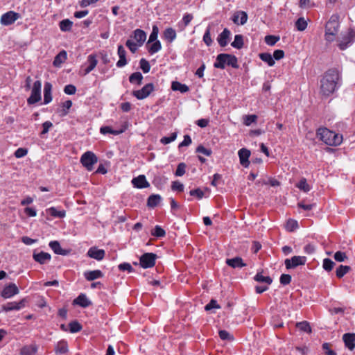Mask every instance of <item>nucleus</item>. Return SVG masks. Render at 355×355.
Wrapping results in <instances>:
<instances>
[{
    "label": "nucleus",
    "instance_id": "nucleus-46",
    "mask_svg": "<svg viewBox=\"0 0 355 355\" xmlns=\"http://www.w3.org/2000/svg\"><path fill=\"white\" fill-rule=\"evenodd\" d=\"M256 114L245 115L243 116V123L246 126H250L252 123H255L257 120Z\"/></svg>",
    "mask_w": 355,
    "mask_h": 355
},
{
    "label": "nucleus",
    "instance_id": "nucleus-3",
    "mask_svg": "<svg viewBox=\"0 0 355 355\" xmlns=\"http://www.w3.org/2000/svg\"><path fill=\"white\" fill-rule=\"evenodd\" d=\"M340 28L339 16L333 15L325 26L324 39L327 42L335 41Z\"/></svg>",
    "mask_w": 355,
    "mask_h": 355
},
{
    "label": "nucleus",
    "instance_id": "nucleus-30",
    "mask_svg": "<svg viewBox=\"0 0 355 355\" xmlns=\"http://www.w3.org/2000/svg\"><path fill=\"white\" fill-rule=\"evenodd\" d=\"M37 351L36 345H25L20 349V355H35Z\"/></svg>",
    "mask_w": 355,
    "mask_h": 355
},
{
    "label": "nucleus",
    "instance_id": "nucleus-4",
    "mask_svg": "<svg viewBox=\"0 0 355 355\" xmlns=\"http://www.w3.org/2000/svg\"><path fill=\"white\" fill-rule=\"evenodd\" d=\"M226 65L231 66L234 69H238L239 66L238 64L237 58L234 55L228 53L218 54L214 64V67L217 69H224Z\"/></svg>",
    "mask_w": 355,
    "mask_h": 355
},
{
    "label": "nucleus",
    "instance_id": "nucleus-37",
    "mask_svg": "<svg viewBox=\"0 0 355 355\" xmlns=\"http://www.w3.org/2000/svg\"><path fill=\"white\" fill-rule=\"evenodd\" d=\"M232 47L237 49H241L244 45L243 37L242 35H236L234 40L231 43Z\"/></svg>",
    "mask_w": 355,
    "mask_h": 355
},
{
    "label": "nucleus",
    "instance_id": "nucleus-32",
    "mask_svg": "<svg viewBox=\"0 0 355 355\" xmlns=\"http://www.w3.org/2000/svg\"><path fill=\"white\" fill-rule=\"evenodd\" d=\"M176 32L173 28H167L164 32V37L169 43L176 38Z\"/></svg>",
    "mask_w": 355,
    "mask_h": 355
},
{
    "label": "nucleus",
    "instance_id": "nucleus-60",
    "mask_svg": "<svg viewBox=\"0 0 355 355\" xmlns=\"http://www.w3.org/2000/svg\"><path fill=\"white\" fill-rule=\"evenodd\" d=\"M334 259L338 262H342L347 259V257L345 252L338 251L334 254Z\"/></svg>",
    "mask_w": 355,
    "mask_h": 355
},
{
    "label": "nucleus",
    "instance_id": "nucleus-10",
    "mask_svg": "<svg viewBox=\"0 0 355 355\" xmlns=\"http://www.w3.org/2000/svg\"><path fill=\"white\" fill-rule=\"evenodd\" d=\"M306 257L304 256H294L291 259H286L284 261L287 269L295 268L306 263Z\"/></svg>",
    "mask_w": 355,
    "mask_h": 355
},
{
    "label": "nucleus",
    "instance_id": "nucleus-40",
    "mask_svg": "<svg viewBox=\"0 0 355 355\" xmlns=\"http://www.w3.org/2000/svg\"><path fill=\"white\" fill-rule=\"evenodd\" d=\"M351 268L348 266L340 265L336 269V275L337 277L342 278L345 275H346L349 270Z\"/></svg>",
    "mask_w": 355,
    "mask_h": 355
},
{
    "label": "nucleus",
    "instance_id": "nucleus-39",
    "mask_svg": "<svg viewBox=\"0 0 355 355\" xmlns=\"http://www.w3.org/2000/svg\"><path fill=\"white\" fill-rule=\"evenodd\" d=\"M296 327L303 332L311 333V327L307 321L297 322Z\"/></svg>",
    "mask_w": 355,
    "mask_h": 355
},
{
    "label": "nucleus",
    "instance_id": "nucleus-14",
    "mask_svg": "<svg viewBox=\"0 0 355 355\" xmlns=\"http://www.w3.org/2000/svg\"><path fill=\"white\" fill-rule=\"evenodd\" d=\"M18 293L19 289L17 286L15 284H10L3 288L1 293V296L6 299L10 298L18 294Z\"/></svg>",
    "mask_w": 355,
    "mask_h": 355
},
{
    "label": "nucleus",
    "instance_id": "nucleus-58",
    "mask_svg": "<svg viewBox=\"0 0 355 355\" xmlns=\"http://www.w3.org/2000/svg\"><path fill=\"white\" fill-rule=\"evenodd\" d=\"M219 336L220 339L223 340H233V336L230 335V334L226 330H220L218 332Z\"/></svg>",
    "mask_w": 355,
    "mask_h": 355
},
{
    "label": "nucleus",
    "instance_id": "nucleus-7",
    "mask_svg": "<svg viewBox=\"0 0 355 355\" xmlns=\"http://www.w3.org/2000/svg\"><path fill=\"white\" fill-rule=\"evenodd\" d=\"M41 87L42 83L40 80L34 83L31 96L27 99L28 104H35L41 100Z\"/></svg>",
    "mask_w": 355,
    "mask_h": 355
},
{
    "label": "nucleus",
    "instance_id": "nucleus-25",
    "mask_svg": "<svg viewBox=\"0 0 355 355\" xmlns=\"http://www.w3.org/2000/svg\"><path fill=\"white\" fill-rule=\"evenodd\" d=\"M225 262L229 266L233 268H243L246 266V264L243 263V259L239 257H236L232 259H226Z\"/></svg>",
    "mask_w": 355,
    "mask_h": 355
},
{
    "label": "nucleus",
    "instance_id": "nucleus-8",
    "mask_svg": "<svg viewBox=\"0 0 355 355\" xmlns=\"http://www.w3.org/2000/svg\"><path fill=\"white\" fill-rule=\"evenodd\" d=\"M157 255L152 252H146L140 257L139 264L143 268H153L155 265Z\"/></svg>",
    "mask_w": 355,
    "mask_h": 355
},
{
    "label": "nucleus",
    "instance_id": "nucleus-23",
    "mask_svg": "<svg viewBox=\"0 0 355 355\" xmlns=\"http://www.w3.org/2000/svg\"><path fill=\"white\" fill-rule=\"evenodd\" d=\"M118 55L119 57V61L116 62L118 67H123L127 64L126 51L122 45L118 46Z\"/></svg>",
    "mask_w": 355,
    "mask_h": 355
},
{
    "label": "nucleus",
    "instance_id": "nucleus-35",
    "mask_svg": "<svg viewBox=\"0 0 355 355\" xmlns=\"http://www.w3.org/2000/svg\"><path fill=\"white\" fill-rule=\"evenodd\" d=\"M161 201V196L158 194L150 195L147 200V205L150 207H156Z\"/></svg>",
    "mask_w": 355,
    "mask_h": 355
},
{
    "label": "nucleus",
    "instance_id": "nucleus-31",
    "mask_svg": "<svg viewBox=\"0 0 355 355\" xmlns=\"http://www.w3.org/2000/svg\"><path fill=\"white\" fill-rule=\"evenodd\" d=\"M67 55L65 51H60L54 58L53 65L55 67H59L61 64L67 60Z\"/></svg>",
    "mask_w": 355,
    "mask_h": 355
},
{
    "label": "nucleus",
    "instance_id": "nucleus-52",
    "mask_svg": "<svg viewBox=\"0 0 355 355\" xmlns=\"http://www.w3.org/2000/svg\"><path fill=\"white\" fill-rule=\"evenodd\" d=\"M158 33H159L158 27L155 25L153 26L152 32L149 36L148 44L152 43V42L157 40V39Z\"/></svg>",
    "mask_w": 355,
    "mask_h": 355
},
{
    "label": "nucleus",
    "instance_id": "nucleus-9",
    "mask_svg": "<svg viewBox=\"0 0 355 355\" xmlns=\"http://www.w3.org/2000/svg\"><path fill=\"white\" fill-rule=\"evenodd\" d=\"M153 90V84L148 83L144 85L141 89L133 91L132 95L137 99L142 100L148 97Z\"/></svg>",
    "mask_w": 355,
    "mask_h": 355
},
{
    "label": "nucleus",
    "instance_id": "nucleus-12",
    "mask_svg": "<svg viewBox=\"0 0 355 355\" xmlns=\"http://www.w3.org/2000/svg\"><path fill=\"white\" fill-rule=\"evenodd\" d=\"M26 302V300L25 298L22 299L19 302H8L6 304H3L2 306V309L6 311H10L13 310H19L21 308L25 306V303Z\"/></svg>",
    "mask_w": 355,
    "mask_h": 355
},
{
    "label": "nucleus",
    "instance_id": "nucleus-36",
    "mask_svg": "<svg viewBox=\"0 0 355 355\" xmlns=\"http://www.w3.org/2000/svg\"><path fill=\"white\" fill-rule=\"evenodd\" d=\"M73 22L69 19H63L60 21L59 27L63 32L70 31L72 28Z\"/></svg>",
    "mask_w": 355,
    "mask_h": 355
},
{
    "label": "nucleus",
    "instance_id": "nucleus-55",
    "mask_svg": "<svg viewBox=\"0 0 355 355\" xmlns=\"http://www.w3.org/2000/svg\"><path fill=\"white\" fill-rule=\"evenodd\" d=\"M176 137H177V133L173 132V133H171L170 137H162L160 140V142L164 145H166V144H168L171 142L173 141L174 140H175Z\"/></svg>",
    "mask_w": 355,
    "mask_h": 355
},
{
    "label": "nucleus",
    "instance_id": "nucleus-48",
    "mask_svg": "<svg viewBox=\"0 0 355 355\" xmlns=\"http://www.w3.org/2000/svg\"><path fill=\"white\" fill-rule=\"evenodd\" d=\"M72 106V101L70 100L66 101L62 105V110H60V116H65L68 114L69 110Z\"/></svg>",
    "mask_w": 355,
    "mask_h": 355
},
{
    "label": "nucleus",
    "instance_id": "nucleus-44",
    "mask_svg": "<svg viewBox=\"0 0 355 355\" xmlns=\"http://www.w3.org/2000/svg\"><path fill=\"white\" fill-rule=\"evenodd\" d=\"M295 27L297 31H304L307 27V21L304 19V17H300L296 21H295Z\"/></svg>",
    "mask_w": 355,
    "mask_h": 355
},
{
    "label": "nucleus",
    "instance_id": "nucleus-20",
    "mask_svg": "<svg viewBox=\"0 0 355 355\" xmlns=\"http://www.w3.org/2000/svg\"><path fill=\"white\" fill-rule=\"evenodd\" d=\"M88 66L85 69L83 75H87L90 73L98 64L96 56L94 54H91L87 57Z\"/></svg>",
    "mask_w": 355,
    "mask_h": 355
},
{
    "label": "nucleus",
    "instance_id": "nucleus-24",
    "mask_svg": "<svg viewBox=\"0 0 355 355\" xmlns=\"http://www.w3.org/2000/svg\"><path fill=\"white\" fill-rule=\"evenodd\" d=\"M103 274L100 270H89L84 272V277L87 281H94L103 277Z\"/></svg>",
    "mask_w": 355,
    "mask_h": 355
},
{
    "label": "nucleus",
    "instance_id": "nucleus-6",
    "mask_svg": "<svg viewBox=\"0 0 355 355\" xmlns=\"http://www.w3.org/2000/svg\"><path fill=\"white\" fill-rule=\"evenodd\" d=\"M98 162V157L92 151L85 152L80 157V163L88 171H92L94 165Z\"/></svg>",
    "mask_w": 355,
    "mask_h": 355
},
{
    "label": "nucleus",
    "instance_id": "nucleus-17",
    "mask_svg": "<svg viewBox=\"0 0 355 355\" xmlns=\"http://www.w3.org/2000/svg\"><path fill=\"white\" fill-rule=\"evenodd\" d=\"M250 156V151L246 148H241L239 150V157L241 164L244 167H248L250 164L248 160Z\"/></svg>",
    "mask_w": 355,
    "mask_h": 355
},
{
    "label": "nucleus",
    "instance_id": "nucleus-38",
    "mask_svg": "<svg viewBox=\"0 0 355 355\" xmlns=\"http://www.w3.org/2000/svg\"><path fill=\"white\" fill-rule=\"evenodd\" d=\"M259 56L262 61L266 62L270 67H272L275 63L273 57L269 53H261Z\"/></svg>",
    "mask_w": 355,
    "mask_h": 355
},
{
    "label": "nucleus",
    "instance_id": "nucleus-11",
    "mask_svg": "<svg viewBox=\"0 0 355 355\" xmlns=\"http://www.w3.org/2000/svg\"><path fill=\"white\" fill-rule=\"evenodd\" d=\"M19 17V13L14 11H9L2 15L0 21L1 24L8 26L13 24Z\"/></svg>",
    "mask_w": 355,
    "mask_h": 355
},
{
    "label": "nucleus",
    "instance_id": "nucleus-59",
    "mask_svg": "<svg viewBox=\"0 0 355 355\" xmlns=\"http://www.w3.org/2000/svg\"><path fill=\"white\" fill-rule=\"evenodd\" d=\"M196 153H202L206 156H210L212 153V151L211 149L206 148L203 146L200 145L196 148Z\"/></svg>",
    "mask_w": 355,
    "mask_h": 355
},
{
    "label": "nucleus",
    "instance_id": "nucleus-54",
    "mask_svg": "<svg viewBox=\"0 0 355 355\" xmlns=\"http://www.w3.org/2000/svg\"><path fill=\"white\" fill-rule=\"evenodd\" d=\"M140 68L142 69L144 73L149 72L150 69V65L148 60L144 58H141L139 62Z\"/></svg>",
    "mask_w": 355,
    "mask_h": 355
},
{
    "label": "nucleus",
    "instance_id": "nucleus-50",
    "mask_svg": "<svg viewBox=\"0 0 355 355\" xmlns=\"http://www.w3.org/2000/svg\"><path fill=\"white\" fill-rule=\"evenodd\" d=\"M151 234L154 236L161 238L165 236L166 232L160 226L156 225L155 229L152 231Z\"/></svg>",
    "mask_w": 355,
    "mask_h": 355
},
{
    "label": "nucleus",
    "instance_id": "nucleus-28",
    "mask_svg": "<svg viewBox=\"0 0 355 355\" xmlns=\"http://www.w3.org/2000/svg\"><path fill=\"white\" fill-rule=\"evenodd\" d=\"M55 352L57 354H64L68 352V344L64 340H62L56 344L55 346Z\"/></svg>",
    "mask_w": 355,
    "mask_h": 355
},
{
    "label": "nucleus",
    "instance_id": "nucleus-63",
    "mask_svg": "<svg viewBox=\"0 0 355 355\" xmlns=\"http://www.w3.org/2000/svg\"><path fill=\"white\" fill-rule=\"evenodd\" d=\"M27 153H28V150L26 148H19L15 152V156L17 158H21V157L26 156L27 155Z\"/></svg>",
    "mask_w": 355,
    "mask_h": 355
},
{
    "label": "nucleus",
    "instance_id": "nucleus-26",
    "mask_svg": "<svg viewBox=\"0 0 355 355\" xmlns=\"http://www.w3.org/2000/svg\"><path fill=\"white\" fill-rule=\"evenodd\" d=\"M49 247L57 254L67 255L69 253L68 250L61 248L60 243L57 241H51L49 243Z\"/></svg>",
    "mask_w": 355,
    "mask_h": 355
},
{
    "label": "nucleus",
    "instance_id": "nucleus-19",
    "mask_svg": "<svg viewBox=\"0 0 355 355\" xmlns=\"http://www.w3.org/2000/svg\"><path fill=\"white\" fill-rule=\"evenodd\" d=\"M33 258L40 264H45L51 260V256L50 254L44 252H40L39 253L34 252Z\"/></svg>",
    "mask_w": 355,
    "mask_h": 355
},
{
    "label": "nucleus",
    "instance_id": "nucleus-33",
    "mask_svg": "<svg viewBox=\"0 0 355 355\" xmlns=\"http://www.w3.org/2000/svg\"><path fill=\"white\" fill-rule=\"evenodd\" d=\"M171 89L173 91H180L181 93H185L189 90V88L187 85L182 84L178 81H174L172 83Z\"/></svg>",
    "mask_w": 355,
    "mask_h": 355
},
{
    "label": "nucleus",
    "instance_id": "nucleus-21",
    "mask_svg": "<svg viewBox=\"0 0 355 355\" xmlns=\"http://www.w3.org/2000/svg\"><path fill=\"white\" fill-rule=\"evenodd\" d=\"M134 187L139 189L147 188L149 187V183L147 182L146 177L144 175H140L135 178L132 180Z\"/></svg>",
    "mask_w": 355,
    "mask_h": 355
},
{
    "label": "nucleus",
    "instance_id": "nucleus-42",
    "mask_svg": "<svg viewBox=\"0 0 355 355\" xmlns=\"http://www.w3.org/2000/svg\"><path fill=\"white\" fill-rule=\"evenodd\" d=\"M142 80L143 76L140 72H135L129 77V81L131 83H137L138 85H141Z\"/></svg>",
    "mask_w": 355,
    "mask_h": 355
},
{
    "label": "nucleus",
    "instance_id": "nucleus-49",
    "mask_svg": "<svg viewBox=\"0 0 355 355\" xmlns=\"http://www.w3.org/2000/svg\"><path fill=\"white\" fill-rule=\"evenodd\" d=\"M203 42L206 44L207 46L211 45L213 40L211 37V29L210 27H207L205 33L203 35Z\"/></svg>",
    "mask_w": 355,
    "mask_h": 355
},
{
    "label": "nucleus",
    "instance_id": "nucleus-16",
    "mask_svg": "<svg viewBox=\"0 0 355 355\" xmlns=\"http://www.w3.org/2000/svg\"><path fill=\"white\" fill-rule=\"evenodd\" d=\"M343 340L345 345L349 350L352 351L355 348V334L346 333L343 336Z\"/></svg>",
    "mask_w": 355,
    "mask_h": 355
},
{
    "label": "nucleus",
    "instance_id": "nucleus-47",
    "mask_svg": "<svg viewBox=\"0 0 355 355\" xmlns=\"http://www.w3.org/2000/svg\"><path fill=\"white\" fill-rule=\"evenodd\" d=\"M69 331L71 333H77L82 329V325L76 320L72 321L69 324Z\"/></svg>",
    "mask_w": 355,
    "mask_h": 355
},
{
    "label": "nucleus",
    "instance_id": "nucleus-64",
    "mask_svg": "<svg viewBox=\"0 0 355 355\" xmlns=\"http://www.w3.org/2000/svg\"><path fill=\"white\" fill-rule=\"evenodd\" d=\"M322 349L324 350L326 355H336V353L330 349V344L328 343L322 344Z\"/></svg>",
    "mask_w": 355,
    "mask_h": 355
},
{
    "label": "nucleus",
    "instance_id": "nucleus-13",
    "mask_svg": "<svg viewBox=\"0 0 355 355\" xmlns=\"http://www.w3.org/2000/svg\"><path fill=\"white\" fill-rule=\"evenodd\" d=\"M87 254L90 258L101 261L103 259L105 252L103 249H98L96 247H92L88 250Z\"/></svg>",
    "mask_w": 355,
    "mask_h": 355
},
{
    "label": "nucleus",
    "instance_id": "nucleus-22",
    "mask_svg": "<svg viewBox=\"0 0 355 355\" xmlns=\"http://www.w3.org/2000/svg\"><path fill=\"white\" fill-rule=\"evenodd\" d=\"M232 20L234 24L243 25L248 20V15L244 11H238L234 14Z\"/></svg>",
    "mask_w": 355,
    "mask_h": 355
},
{
    "label": "nucleus",
    "instance_id": "nucleus-53",
    "mask_svg": "<svg viewBox=\"0 0 355 355\" xmlns=\"http://www.w3.org/2000/svg\"><path fill=\"white\" fill-rule=\"evenodd\" d=\"M335 265V263L330 259L329 258H326L323 260V264H322V266H323V268L326 270V271H331L334 266Z\"/></svg>",
    "mask_w": 355,
    "mask_h": 355
},
{
    "label": "nucleus",
    "instance_id": "nucleus-43",
    "mask_svg": "<svg viewBox=\"0 0 355 355\" xmlns=\"http://www.w3.org/2000/svg\"><path fill=\"white\" fill-rule=\"evenodd\" d=\"M297 187L304 192H309L311 190V187L307 183L306 180L304 178L300 180L297 184Z\"/></svg>",
    "mask_w": 355,
    "mask_h": 355
},
{
    "label": "nucleus",
    "instance_id": "nucleus-34",
    "mask_svg": "<svg viewBox=\"0 0 355 355\" xmlns=\"http://www.w3.org/2000/svg\"><path fill=\"white\" fill-rule=\"evenodd\" d=\"M46 212L51 216L55 218H62L66 216V211L64 210H57L55 207H52L46 209Z\"/></svg>",
    "mask_w": 355,
    "mask_h": 355
},
{
    "label": "nucleus",
    "instance_id": "nucleus-2",
    "mask_svg": "<svg viewBox=\"0 0 355 355\" xmlns=\"http://www.w3.org/2000/svg\"><path fill=\"white\" fill-rule=\"evenodd\" d=\"M317 137L325 144L331 146H339L343 141V136L326 128H320L317 130Z\"/></svg>",
    "mask_w": 355,
    "mask_h": 355
},
{
    "label": "nucleus",
    "instance_id": "nucleus-15",
    "mask_svg": "<svg viewBox=\"0 0 355 355\" xmlns=\"http://www.w3.org/2000/svg\"><path fill=\"white\" fill-rule=\"evenodd\" d=\"M231 36L230 31L225 28L221 33H220L217 37V42L220 46L225 47L227 45Z\"/></svg>",
    "mask_w": 355,
    "mask_h": 355
},
{
    "label": "nucleus",
    "instance_id": "nucleus-45",
    "mask_svg": "<svg viewBox=\"0 0 355 355\" xmlns=\"http://www.w3.org/2000/svg\"><path fill=\"white\" fill-rule=\"evenodd\" d=\"M254 280L259 282H264L270 284L272 279L269 276H263L261 273H257L254 277Z\"/></svg>",
    "mask_w": 355,
    "mask_h": 355
},
{
    "label": "nucleus",
    "instance_id": "nucleus-41",
    "mask_svg": "<svg viewBox=\"0 0 355 355\" xmlns=\"http://www.w3.org/2000/svg\"><path fill=\"white\" fill-rule=\"evenodd\" d=\"M161 49L162 44L159 40L153 42L150 46H148V51L151 55L158 52Z\"/></svg>",
    "mask_w": 355,
    "mask_h": 355
},
{
    "label": "nucleus",
    "instance_id": "nucleus-51",
    "mask_svg": "<svg viewBox=\"0 0 355 355\" xmlns=\"http://www.w3.org/2000/svg\"><path fill=\"white\" fill-rule=\"evenodd\" d=\"M264 40L268 45L274 46L279 40V37L270 35H266Z\"/></svg>",
    "mask_w": 355,
    "mask_h": 355
},
{
    "label": "nucleus",
    "instance_id": "nucleus-29",
    "mask_svg": "<svg viewBox=\"0 0 355 355\" xmlns=\"http://www.w3.org/2000/svg\"><path fill=\"white\" fill-rule=\"evenodd\" d=\"M52 85L50 83H45L44 87V103L48 104L52 101Z\"/></svg>",
    "mask_w": 355,
    "mask_h": 355
},
{
    "label": "nucleus",
    "instance_id": "nucleus-18",
    "mask_svg": "<svg viewBox=\"0 0 355 355\" xmlns=\"http://www.w3.org/2000/svg\"><path fill=\"white\" fill-rule=\"evenodd\" d=\"M73 304H76L83 308H86L92 305V302L87 298L85 294L81 293L75 300H73Z\"/></svg>",
    "mask_w": 355,
    "mask_h": 355
},
{
    "label": "nucleus",
    "instance_id": "nucleus-5",
    "mask_svg": "<svg viewBox=\"0 0 355 355\" xmlns=\"http://www.w3.org/2000/svg\"><path fill=\"white\" fill-rule=\"evenodd\" d=\"M355 41V29L349 28L347 32L342 33L337 40V46L341 51L345 50Z\"/></svg>",
    "mask_w": 355,
    "mask_h": 355
},
{
    "label": "nucleus",
    "instance_id": "nucleus-1",
    "mask_svg": "<svg viewBox=\"0 0 355 355\" xmlns=\"http://www.w3.org/2000/svg\"><path fill=\"white\" fill-rule=\"evenodd\" d=\"M340 78V73L336 69L327 71L320 80V92L322 95L329 96L334 92Z\"/></svg>",
    "mask_w": 355,
    "mask_h": 355
},
{
    "label": "nucleus",
    "instance_id": "nucleus-57",
    "mask_svg": "<svg viewBox=\"0 0 355 355\" xmlns=\"http://www.w3.org/2000/svg\"><path fill=\"white\" fill-rule=\"evenodd\" d=\"M100 132L102 134L110 133V134H113V135H118V134L122 132L123 131L122 130H121V131L113 130L110 126H103L101 128Z\"/></svg>",
    "mask_w": 355,
    "mask_h": 355
},
{
    "label": "nucleus",
    "instance_id": "nucleus-56",
    "mask_svg": "<svg viewBox=\"0 0 355 355\" xmlns=\"http://www.w3.org/2000/svg\"><path fill=\"white\" fill-rule=\"evenodd\" d=\"M186 167L187 165L184 162L180 163L178 165L175 175L176 176H182L186 172Z\"/></svg>",
    "mask_w": 355,
    "mask_h": 355
},
{
    "label": "nucleus",
    "instance_id": "nucleus-61",
    "mask_svg": "<svg viewBox=\"0 0 355 355\" xmlns=\"http://www.w3.org/2000/svg\"><path fill=\"white\" fill-rule=\"evenodd\" d=\"M189 194L191 196H196L198 199H201L204 196V192L199 188L191 190Z\"/></svg>",
    "mask_w": 355,
    "mask_h": 355
},
{
    "label": "nucleus",
    "instance_id": "nucleus-62",
    "mask_svg": "<svg viewBox=\"0 0 355 355\" xmlns=\"http://www.w3.org/2000/svg\"><path fill=\"white\" fill-rule=\"evenodd\" d=\"M220 306L215 300H211L210 302L205 306V309L206 311H209L212 309H220Z\"/></svg>",
    "mask_w": 355,
    "mask_h": 355
},
{
    "label": "nucleus",
    "instance_id": "nucleus-27",
    "mask_svg": "<svg viewBox=\"0 0 355 355\" xmlns=\"http://www.w3.org/2000/svg\"><path fill=\"white\" fill-rule=\"evenodd\" d=\"M133 38L138 43V46H141L146 39V33L141 29H136L133 32Z\"/></svg>",
    "mask_w": 355,
    "mask_h": 355
}]
</instances>
